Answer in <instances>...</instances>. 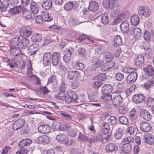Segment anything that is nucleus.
Segmentation results:
<instances>
[{
    "instance_id": "obj_1",
    "label": "nucleus",
    "mask_w": 154,
    "mask_h": 154,
    "mask_svg": "<svg viewBox=\"0 0 154 154\" xmlns=\"http://www.w3.org/2000/svg\"><path fill=\"white\" fill-rule=\"evenodd\" d=\"M0 11H5L8 7L15 6L18 2V0H0Z\"/></svg>"
},
{
    "instance_id": "obj_2",
    "label": "nucleus",
    "mask_w": 154,
    "mask_h": 154,
    "mask_svg": "<svg viewBox=\"0 0 154 154\" xmlns=\"http://www.w3.org/2000/svg\"><path fill=\"white\" fill-rule=\"evenodd\" d=\"M53 19V17L48 12H44L42 17L40 15L37 16L35 18V21L38 24L42 23V20L45 21L50 22Z\"/></svg>"
},
{
    "instance_id": "obj_3",
    "label": "nucleus",
    "mask_w": 154,
    "mask_h": 154,
    "mask_svg": "<svg viewBox=\"0 0 154 154\" xmlns=\"http://www.w3.org/2000/svg\"><path fill=\"white\" fill-rule=\"evenodd\" d=\"M122 102V97L119 93L116 92L112 94V103L114 106L119 107Z\"/></svg>"
},
{
    "instance_id": "obj_4",
    "label": "nucleus",
    "mask_w": 154,
    "mask_h": 154,
    "mask_svg": "<svg viewBox=\"0 0 154 154\" xmlns=\"http://www.w3.org/2000/svg\"><path fill=\"white\" fill-rule=\"evenodd\" d=\"M32 29L29 27H22L20 30V35L22 38H27L31 35Z\"/></svg>"
},
{
    "instance_id": "obj_5",
    "label": "nucleus",
    "mask_w": 154,
    "mask_h": 154,
    "mask_svg": "<svg viewBox=\"0 0 154 154\" xmlns=\"http://www.w3.org/2000/svg\"><path fill=\"white\" fill-rule=\"evenodd\" d=\"M150 10L147 7L140 6L138 9V14L140 16H144L147 17L150 15Z\"/></svg>"
},
{
    "instance_id": "obj_6",
    "label": "nucleus",
    "mask_w": 154,
    "mask_h": 154,
    "mask_svg": "<svg viewBox=\"0 0 154 154\" xmlns=\"http://www.w3.org/2000/svg\"><path fill=\"white\" fill-rule=\"evenodd\" d=\"M145 97L143 94H136L133 96L132 101L134 103L138 104L142 103Z\"/></svg>"
},
{
    "instance_id": "obj_7",
    "label": "nucleus",
    "mask_w": 154,
    "mask_h": 154,
    "mask_svg": "<svg viewBox=\"0 0 154 154\" xmlns=\"http://www.w3.org/2000/svg\"><path fill=\"white\" fill-rule=\"evenodd\" d=\"M38 129L40 133L47 134L50 132L51 128L47 125H42L39 126Z\"/></svg>"
},
{
    "instance_id": "obj_8",
    "label": "nucleus",
    "mask_w": 154,
    "mask_h": 154,
    "mask_svg": "<svg viewBox=\"0 0 154 154\" xmlns=\"http://www.w3.org/2000/svg\"><path fill=\"white\" fill-rule=\"evenodd\" d=\"M25 121L23 119H19L16 121L13 125L14 130H17L22 127L24 125Z\"/></svg>"
},
{
    "instance_id": "obj_9",
    "label": "nucleus",
    "mask_w": 154,
    "mask_h": 154,
    "mask_svg": "<svg viewBox=\"0 0 154 154\" xmlns=\"http://www.w3.org/2000/svg\"><path fill=\"white\" fill-rule=\"evenodd\" d=\"M68 97L66 100V102L67 103H69L72 102H76L77 97L74 91H71L69 92L68 94Z\"/></svg>"
},
{
    "instance_id": "obj_10",
    "label": "nucleus",
    "mask_w": 154,
    "mask_h": 154,
    "mask_svg": "<svg viewBox=\"0 0 154 154\" xmlns=\"http://www.w3.org/2000/svg\"><path fill=\"white\" fill-rule=\"evenodd\" d=\"M49 137L47 135L40 136L35 140L36 142L39 144H47L50 142Z\"/></svg>"
},
{
    "instance_id": "obj_11",
    "label": "nucleus",
    "mask_w": 154,
    "mask_h": 154,
    "mask_svg": "<svg viewBox=\"0 0 154 154\" xmlns=\"http://www.w3.org/2000/svg\"><path fill=\"white\" fill-rule=\"evenodd\" d=\"M60 53L59 52H54L52 55V62L54 66L58 65L60 60Z\"/></svg>"
},
{
    "instance_id": "obj_12",
    "label": "nucleus",
    "mask_w": 154,
    "mask_h": 154,
    "mask_svg": "<svg viewBox=\"0 0 154 154\" xmlns=\"http://www.w3.org/2000/svg\"><path fill=\"white\" fill-rule=\"evenodd\" d=\"M80 74L78 71H70L67 73V77L70 80H75L78 78Z\"/></svg>"
},
{
    "instance_id": "obj_13",
    "label": "nucleus",
    "mask_w": 154,
    "mask_h": 154,
    "mask_svg": "<svg viewBox=\"0 0 154 154\" xmlns=\"http://www.w3.org/2000/svg\"><path fill=\"white\" fill-rule=\"evenodd\" d=\"M140 115L142 118L146 121L150 120L151 116L150 113L144 109H141L140 112Z\"/></svg>"
},
{
    "instance_id": "obj_14",
    "label": "nucleus",
    "mask_w": 154,
    "mask_h": 154,
    "mask_svg": "<svg viewBox=\"0 0 154 154\" xmlns=\"http://www.w3.org/2000/svg\"><path fill=\"white\" fill-rule=\"evenodd\" d=\"M115 64V62L112 60L107 61L104 64L101 70L105 71L113 67Z\"/></svg>"
},
{
    "instance_id": "obj_15",
    "label": "nucleus",
    "mask_w": 154,
    "mask_h": 154,
    "mask_svg": "<svg viewBox=\"0 0 154 154\" xmlns=\"http://www.w3.org/2000/svg\"><path fill=\"white\" fill-rule=\"evenodd\" d=\"M74 51V48H71L69 49L67 52L65 54L63 57V59L66 63L69 62L71 59V55Z\"/></svg>"
},
{
    "instance_id": "obj_16",
    "label": "nucleus",
    "mask_w": 154,
    "mask_h": 154,
    "mask_svg": "<svg viewBox=\"0 0 154 154\" xmlns=\"http://www.w3.org/2000/svg\"><path fill=\"white\" fill-rule=\"evenodd\" d=\"M140 130L144 132H149L152 128L150 124L146 122H143L140 125Z\"/></svg>"
},
{
    "instance_id": "obj_17",
    "label": "nucleus",
    "mask_w": 154,
    "mask_h": 154,
    "mask_svg": "<svg viewBox=\"0 0 154 154\" xmlns=\"http://www.w3.org/2000/svg\"><path fill=\"white\" fill-rule=\"evenodd\" d=\"M52 55L50 52L45 53L43 57V62L45 66L49 65L51 63L50 59Z\"/></svg>"
},
{
    "instance_id": "obj_18",
    "label": "nucleus",
    "mask_w": 154,
    "mask_h": 154,
    "mask_svg": "<svg viewBox=\"0 0 154 154\" xmlns=\"http://www.w3.org/2000/svg\"><path fill=\"white\" fill-rule=\"evenodd\" d=\"M22 15L26 19H33L35 18L34 14L29 10L27 9L22 10Z\"/></svg>"
},
{
    "instance_id": "obj_19",
    "label": "nucleus",
    "mask_w": 154,
    "mask_h": 154,
    "mask_svg": "<svg viewBox=\"0 0 154 154\" xmlns=\"http://www.w3.org/2000/svg\"><path fill=\"white\" fill-rule=\"evenodd\" d=\"M118 149L117 145L116 143H112L108 144L106 148V150L107 152L116 151Z\"/></svg>"
},
{
    "instance_id": "obj_20",
    "label": "nucleus",
    "mask_w": 154,
    "mask_h": 154,
    "mask_svg": "<svg viewBox=\"0 0 154 154\" xmlns=\"http://www.w3.org/2000/svg\"><path fill=\"white\" fill-rule=\"evenodd\" d=\"M112 86L109 84L104 85L102 88L101 92L102 94H109L112 91Z\"/></svg>"
},
{
    "instance_id": "obj_21",
    "label": "nucleus",
    "mask_w": 154,
    "mask_h": 154,
    "mask_svg": "<svg viewBox=\"0 0 154 154\" xmlns=\"http://www.w3.org/2000/svg\"><path fill=\"white\" fill-rule=\"evenodd\" d=\"M131 145L129 143H124L122 146L121 150L124 153L129 154L131 150Z\"/></svg>"
},
{
    "instance_id": "obj_22",
    "label": "nucleus",
    "mask_w": 154,
    "mask_h": 154,
    "mask_svg": "<svg viewBox=\"0 0 154 154\" xmlns=\"http://www.w3.org/2000/svg\"><path fill=\"white\" fill-rule=\"evenodd\" d=\"M125 16V13L124 12H122L119 13L112 21V24L115 25L120 23L124 19Z\"/></svg>"
},
{
    "instance_id": "obj_23",
    "label": "nucleus",
    "mask_w": 154,
    "mask_h": 154,
    "mask_svg": "<svg viewBox=\"0 0 154 154\" xmlns=\"http://www.w3.org/2000/svg\"><path fill=\"white\" fill-rule=\"evenodd\" d=\"M137 72H134L133 74H130L128 75L127 81L129 84L134 83L137 80Z\"/></svg>"
},
{
    "instance_id": "obj_24",
    "label": "nucleus",
    "mask_w": 154,
    "mask_h": 154,
    "mask_svg": "<svg viewBox=\"0 0 154 154\" xmlns=\"http://www.w3.org/2000/svg\"><path fill=\"white\" fill-rule=\"evenodd\" d=\"M39 45L38 44H33L30 45L28 48L29 54L32 55L35 53L39 49Z\"/></svg>"
},
{
    "instance_id": "obj_25",
    "label": "nucleus",
    "mask_w": 154,
    "mask_h": 154,
    "mask_svg": "<svg viewBox=\"0 0 154 154\" xmlns=\"http://www.w3.org/2000/svg\"><path fill=\"white\" fill-rule=\"evenodd\" d=\"M143 69L146 74L149 76H152L154 75V69L152 65H148Z\"/></svg>"
},
{
    "instance_id": "obj_26",
    "label": "nucleus",
    "mask_w": 154,
    "mask_h": 154,
    "mask_svg": "<svg viewBox=\"0 0 154 154\" xmlns=\"http://www.w3.org/2000/svg\"><path fill=\"white\" fill-rule=\"evenodd\" d=\"M10 8L9 12L12 14H15L20 12L22 11V7L15 6V7L12 8L11 6L8 7Z\"/></svg>"
},
{
    "instance_id": "obj_27",
    "label": "nucleus",
    "mask_w": 154,
    "mask_h": 154,
    "mask_svg": "<svg viewBox=\"0 0 154 154\" xmlns=\"http://www.w3.org/2000/svg\"><path fill=\"white\" fill-rule=\"evenodd\" d=\"M121 31L123 33H127L129 29V23L127 21H123L120 25Z\"/></svg>"
},
{
    "instance_id": "obj_28",
    "label": "nucleus",
    "mask_w": 154,
    "mask_h": 154,
    "mask_svg": "<svg viewBox=\"0 0 154 154\" xmlns=\"http://www.w3.org/2000/svg\"><path fill=\"white\" fill-rule=\"evenodd\" d=\"M99 8L98 3L95 1H92L90 2L88 8L90 10L95 11H97Z\"/></svg>"
},
{
    "instance_id": "obj_29",
    "label": "nucleus",
    "mask_w": 154,
    "mask_h": 154,
    "mask_svg": "<svg viewBox=\"0 0 154 154\" xmlns=\"http://www.w3.org/2000/svg\"><path fill=\"white\" fill-rule=\"evenodd\" d=\"M30 8L32 13H33L35 15L38 13L39 11V7L35 2L33 1L31 2Z\"/></svg>"
},
{
    "instance_id": "obj_30",
    "label": "nucleus",
    "mask_w": 154,
    "mask_h": 154,
    "mask_svg": "<svg viewBox=\"0 0 154 154\" xmlns=\"http://www.w3.org/2000/svg\"><path fill=\"white\" fill-rule=\"evenodd\" d=\"M52 5V0H46L42 3L41 5L44 9L49 10L51 8Z\"/></svg>"
},
{
    "instance_id": "obj_31",
    "label": "nucleus",
    "mask_w": 154,
    "mask_h": 154,
    "mask_svg": "<svg viewBox=\"0 0 154 154\" xmlns=\"http://www.w3.org/2000/svg\"><path fill=\"white\" fill-rule=\"evenodd\" d=\"M21 38L19 36H17L12 38L11 40V44L14 46L18 45V46L20 45L21 42Z\"/></svg>"
},
{
    "instance_id": "obj_32",
    "label": "nucleus",
    "mask_w": 154,
    "mask_h": 154,
    "mask_svg": "<svg viewBox=\"0 0 154 154\" xmlns=\"http://www.w3.org/2000/svg\"><path fill=\"white\" fill-rule=\"evenodd\" d=\"M30 42L29 39L26 38H23L21 40L20 44V47L23 49H25L26 47L28 46L30 44Z\"/></svg>"
},
{
    "instance_id": "obj_33",
    "label": "nucleus",
    "mask_w": 154,
    "mask_h": 154,
    "mask_svg": "<svg viewBox=\"0 0 154 154\" xmlns=\"http://www.w3.org/2000/svg\"><path fill=\"white\" fill-rule=\"evenodd\" d=\"M42 36L41 34L35 33L32 35L30 37L31 41L33 42H39L42 40Z\"/></svg>"
},
{
    "instance_id": "obj_34",
    "label": "nucleus",
    "mask_w": 154,
    "mask_h": 154,
    "mask_svg": "<svg viewBox=\"0 0 154 154\" xmlns=\"http://www.w3.org/2000/svg\"><path fill=\"white\" fill-rule=\"evenodd\" d=\"M114 46L115 47L122 45V42L121 37L118 35L115 36L114 38Z\"/></svg>"
},
{
    "instance_id": "obj_35",
    "label": "nucleus",
    "mask_w": 154,
    "mask_h": 154,
    "mask_svg": "<svg viewBox=\"0 0 154 154\" xmlns=\"http://www.w3.org/2000/svg\"><path fill=\"white\" fill-rule=\"evenodd\" d=\"M145 140L146 143L152 145L154 143V136L151 134L146 136Z\"/></svg>"
},
{
    "instance_id": "obj_36",
    "label": "nucleus",
    "mask_w": 154,
    "mask_h": 154,
    "mask_svg": "<svg viewBox=\"0 0 154 154\" xmlns=\"http://www.w3.org/2000/svg\"><path fill=\"white\" fill-rule=\"evenodd\" d=\"M140 19L138 16L136 14H134L131 18V23L134 25H138Z\"/></svg>"
},
{
    "instance_id": "obj_37",
    "label": "nucleus",
    "mask_w": 154,
    "mask_h": 154,
    "mask_svg": "<svg viewBox=\"0 0 154 154\" xmlns=\"http://www.w3.org/2000/svg\"><path fill=\"white\" fill-rule=\"evenodd\" d=\"M144 57L142 55H138L135 59V63L136 66H139L144 62Z\"/></svg>"
},
{
    "instance_id": "obj_38",
    "label": "nucleus",
    "mask_w": 154,
    "mask_h": 154,
    "mask_svg": "<svg viewBox=\"0 0 154 154\" xmlns=\"http://www.w3.org/2000/svg\"><path fill=\"white\" fill-rule=\"evenodd\" d=\"M102 131L104 134H106L110 130V126L109 124L105 122L102 125Z\"/></svg>"
},
{
    "instance_id": "obj_39",
    "label": "nucleus",
    "mask_w": 154,
    "mask_h": 154,
    "mask_svg": "<svg viewBox=\"0 0 154 154\" xmlns=\"http://www.w3.org/2000/svg\"><path fill=\"white\" fill-rule=\"evenodd\" d=\"M98 95L97 92L95 91L88 95V97L91 101L96 102L97 101L98 99Z\"/></svg>"
},
{
    "instance_id": "obj_40",
    "label": "nucleus",
    "mask_w": 154,
    "mask_h": 154,
    "mask_svg": "<svg viewBox=\"0 0 154 154\" xmlns=\"http://www.w3.org/2000/svg\"><path fill=\"white\" fill-rule=\"evenodd\" d=\"M20 47L17 48H15L11 49V52H13V56L19 55L20 54L22 55H24L23 53H22L21 51L20 50Z\"/></svg>"
},
{
    "instance_id": "obj_41",
    "label": "nucleus",
    "mask_w": 154,
    "mask_h": 154,
    "mask_svg": "<svg viewBox=\"0 0 154 154\" xmlns=\"http://www.w3.org/2000/svg\"><path fill=\"white\" fill-rule=\"evenodd\" d=\"M123 135V133L122 129L119 128L116 130L114 136L116 139H119L122 137Z\"/></svg>"
},
{
    "instance_id": "obj_42",
    "label": "nucleus",
    "mask_w": 154,
    "mask_h": 154,
    "mask_svg": "<svg viewBox=\"0 0 154 154\" xmlns=\"http://www.w3.org/2000/svg\"><path fill=\"white\" fill-rule=\"evenodd\" d=\"M101 20L102 23L104 24H106L109 23V19L108 15L106 13L102 14Z\"/></svg>"
},
{
    "instance_id": "obj_43",
    "label": "nucleus",
    "mask_w": 154,
    "mask_h": 154,
    "mask_svg": "<svg viewBox=\"0 0 154 154\" xmlns=\"http://www.w3.org/2000/svg\"><path fill=\"white\" fill-rule=\"evenodd\" d=\"M137 70L135 68H131L129 67H126L122 69L123 72L126 73L132 74L134 72H136L135 71Z\"/></svg>"
},
{
    "instance_id": "obj_44",
    "label": "nucleus",
    "mask_w": 154,
    "mask_h": 154,
    "mask_svg": "<svg viewBox=\"0 0 154 154\" xmlns=\"http://www.w3.org/2000/svg\"><path fill=\"white\" fill-rule=\"evenodd\" d=\"M56 98L58 100H63L66 99L65 92L60 91L56 96Z\"/></svg>"
},
{
    "instance_id": "obj_45",
    "label": "nucleus",
    "mask_w": 154,
    "mask_h": 154,
    "mask_svg": "<svg viewBox=\"0 0 154 154\" xmlns=\"http://www.w3.org/2000/svg\"><path fill=\"white\" fill-rule=\"evenodd\" d=\"M102 138V137L101 134H98L95 137L91 138L89 140V142L90 143H94L95 142L101 140Z\"/></svg>"
},
{
    "instance_id": "obj_46",
    "label": "nucleus",
    "mask_w": 154,
    "mask_h": 154,
    "mask_svg": "<svg viewBox=\"0 0 154 154\" xmlns=\"http://www.w3.org/2000/svg\"><path fill=\"white\" fill-rule=\"evenodd\" d=\"M141 30L139 28H135L133 31V34L134 37L138 38L142 35Z\"/></svg>"
},
{
    "instance_id": "obj_47",
    "label": "nucleus",
    "mask_w": 154,
    "mask_h": 154,
    "mask_svg": "<svg viewBox=\"0 0 154 154\" xmlns=\"http://www.w3.org/2000/svg\"><path fill=\"white\" fill-rule=\"evenodd\" d=\"M72 65L75 68L78 69H83L84 68L83 64L82 63L79 62H74Z\"/></svg>"
},
{
    "instance_id": "obj_48",
    "label": "nucleus",
    "mask_w": 154,
    "mask_h": 154,
    "mask_svg": "<svg viewBox=\"0 0 154 154\" xmlns=\"http://www.w3.org/2000/svg\"><path fill=\"white\" fill-rule=\"evenodd\" d=\"M119 122L122 125H127L129 122L127 118L124 116H122L119 118Z\"/></svg>"
},
{
    "instance_id": "obj_49",
    "label": "nucleus",
    "mask_w": 154,
    "mask_h": 154,
    "mask_svg": "<svg viewBox=\"0 0 154 154\" xmlns=\"http://www.w3.org/2000/svg\"><path fill=\"white\" fill-rule=\"evenodd\" d=\"M78 140L81 141H88L90 140L86 136L83 135L81 132H80L79 134Z\"/></svg>"
},
{
    "instance_id": "obj_50",
    "label": "nucleus",
    "mask_w": 154,
    "mask_h": 154,
    "mask_svg": "<svg viewBox=\"0 0 154 154\" xmlns=\"http://www.w3.org/2000/svg\"><path fill=\"white\" fill-rule=\"evenodd\" d=\"M26 74L27 76L30 78H32L34 79H37V83H38L39 82V81L38 80V78L32 74V69L31 68H29L28 69Z\"/></svg>"
},
{
    "instance_id": "obj_51",
    "label": "nucleus",
    "mask_w": 154,
    "mask_h": 154,
    "mask_svg": "<svg viewBox=\"0 0 154 154\" xmlns=\"http://www.w3.org/2000/svg\"><path fill=\"white\" fill-rule=\"evenodd\" d=\"M154 84V81L153 79H151L146 82L144 85V88L146 89L150 88L151 85Z\"/></svg>"
},
{
    "instance_id": "obj_52",
    "label": "nucleus",
    "mask_w": 154,
    "mask_h": 154,
    "mask_svg": "<svg viewBox=\"0 0 154 154\" xmlns=\"http://www.w3.org/2000/svg\"><path fill=\"white\" fill-rule=\"evenodd\" d=\"M67 138L65 134H59L57 136L56 139L60 141H66Z\"/></svg>"
},
{
    "instance_id": "obj_53",
    "label": "nucleus",
    "mask_w": 154,
    "mask_h": 154,
    "mask_svg": "<svg viewBox=\"0 0 154 154\" xmlns=\"http://www.w3.org/2000/svg\"><path fill=\"white\" fill-rule=\"evenodd\" d=\"M103 94V96H102V98L105 101L108 102L112 99V95H111L109 94Z\"/></svg>"
},
{
    "instance_id": "obj_54",
    "label": "nucleus",
    "mask_w": 154,
    "mask_h": 154,
    "mask_svg": "<svg viewBox=\"0 0 154 154\" xmlns=\"http://www.w3.org/2000/svg\"><path fill=\"white\" fill-rule=\"evenodd\" d=\"M75 4L72 2H67L64 5V8L67 11L70 10L74 6Z\"/></svg>"
},
{
    "instance_id": "obj_55",
    "label": "nucleus",
    "mask_w": 154,
    "mask_h": 154,
    "mask_svg": "<svg viewBox=\"0 0 154 154\" xmlns=\"http://www.w3.org/2000/svg\"><path fill=\"white\" fill-rule=\"evenodd\" d=\"M143 37L146 42H148L150 40V35L148 30L145 31L143 34Z\"/></svg>"
},
{
    "instance_id": "obj_56",
    "label": "nucleus",
    "mask_w": 154,
    "mask_h": 154,
    "mask_svg": "<svg viewBox=\"0 0 154 154\" xmlns=\"http://www.w3.org/2000/svg\"><path fill=\"white\" fill-rule=\"evenodd\" d=\"M43 112L44 113H46V114H49L50 115H46L47 119L52 120H56V117L54 116V115L53 113L49 112L48 111H44Z\"/></svg>"
},
{
    "instance_id": "obj_57",
    "label": "nucleus",
    "mask_w": 154,
    "mask_h": 154,
    "mask_svg": "<svg viewBox=\"0 0 154 154\" xmlns=\"http://www.w3.org/2000/svg\"><path fill=\"white\" fill-rule=\"evenodd\" d=\"M60 125L59 131H66L69 128V127L63 121L60 122Z\"/></svg>"
},
{
    "instance_id": "obj_58",
    "label": "nucleus",
    "mask_w": 154,
    "mask_h": 154,
    "mask_svg": "<svg viewBox=\"0 0 154 154\" xmlns=\"http://www.w3.org/2000/svg\"><path fill=\"white\" fill-rule=\"evenodd\" d=\"M28 152L26 148L22 147L19 149L18 151L16 152V154H28Z\"/></svg>"
},
{
    "instance_id": "obj_59",
    "label": "nucleus",
    "mask_w": 154,
    "mask_h": 154,
    "mask_svg": "<svg viewBox=\"0 0 154 154\" xmlns=\"http://www.w3.org/2000/svg\"><path fill=\"white\" fill-rule=\"evenodd\" d=\"M76 141L75 140L73 139L66 140L64 143L65 145L68 146L74 145Z\"/></svg>"
},
{
    "instance_id": "obj_60",
    "label": "nucleus",
    "mask_w": 154,
    "mask_h": 154,
    "mask_svg": "<svg viewBox=\"0 0 154 154\" xmlns=\"http://www.w3.org/2000/svg\"><path fill=\"white\" fill-rule=\"evenodd\" d=\"M60 122H56L54 123L52 125V128L55 130H60Z\"/></svg>"
},
{
    "instance_id": "obj_61",
    "label": "nucleus",
    "mask_w": 154,
    "mask_h": 154,
    "mask_svg": "<svg viewBox=\"0 0 154 154\" xmlns=\"http://www.w3.org/2000/svg\"><path fill=\"white\" fill-rule=\"evenodd\" d=\"M127 108L124 105H122L119 106V112L120 114H125L127 112Z\"/></svg>"
},
{
    "instance_id": "obj_62",
    "label": "nucleus",
    "mask_w": 154,
    "mask_h": 154,
    "mask_svg": "<svg viewBox=\"0 0 154 154\" xmlns=\"http://www.w3.org/2000/svg\"><path fill=\"white\" fill-rule=\"evenodd\" d=\"M147 104L149 107L154 106V99L151 97H149L147 101Z\"/></svg>"
},
{
    "instance_id": "obj_63",
    "label": "nucleus",
    "mask_w": 154,
    "mask_h": 154,
    "mask_svg": "<svg viewBox=\"0 0 154 154\" xmlns=\"http://www.w3.org/2000/svg\"><path fill=\"white\" fill-rule=\"evenodd\" d=\"M136 130V126L135 125H132L128 128V131L131 134H134Z\"/></svg>"
},
{
    "instance_id": "obj_64",
    "label": "nucleus",
    "mask_w": 154,
    "mask_h": 154,
    "mask_svg": "<svg viewBox=\"0 0 154 154\" xmlns=\"http://www.w3.org/2000/svg\"><path fill=\"white\" fill-rule=\"evenodd\" d=\"M117 121V119L115 116H111L108 119L109 123L112 125L115 124Z\"/></svg>"
}]
</instances>
